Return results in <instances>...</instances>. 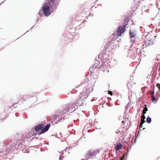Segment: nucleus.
<instances>
[{
	"label": "nucleus",
	"instance_id": "nucleus-1",
	"mask_svg": "<svg viewBox=\"0 0 160 160\" xmlns=\"http://www.w3.org/2000/svg\"><path fill=\"white\" fill-rule=\"evenodd\" d=\"M52 8V4L49 5L46 2L42 8V11L45 16L48 17L51 14L52 12H53Z\"/></svg>",
	"mask_w": 160,
	"mask_h": 160
},
{
	"label": "nucleus",
	"instance_id": "nucleus-2",
	"mask_svg": "<svg viewBox=\"0 0 160 160\" xmlns=\"http://www.w3.org/2000/svg\"><path fill=\"white\" fill-rule=\"evenodd\" d=\"M153 44V37L152 36L147 35L145 36L144 44L142 45V48H146Z\"/></svg>",
	"mask_w": 160,
	"mask_h": 160
},
{
	"label": "nucleus",
	"instance_id": "nucleus-3",
	"mask_svg": "<svg viewBox=\"0 0 160 160\" xmlns=\"http://www.w3.org/2000/svg\"><path fill=\"white\" fill-rule=\"evenodd\" d=\"M49 127L50 124H47L43 129H42L44 127L43 125L42 124H39L36 126L34 127V129L36 132H38L41 130V132L39 134H41L47 132L49 129Z\"/></svg>",
	"mask_w": 160,
	"mask_h": 160
},
{
	"label": "nucleus",
	"instance_id": "nucleus-4",
	"mask_svg": "<svg viewBox=\"0 0 160 160\" xmlns=\"http://www.w3.org/2000/svg\"><path fill=\"white\" fill-rule=\"evenodd\" d=\"M90 91L89 88H87L85 90H83L80 95V98L83 100H85L88 97Z\"/></svg>",
	"mask_w": 160,
	"mask_h": 160
},
{
	"label": "nucleus",
	"instance_id": "nucleus-5",
	"mask_svg": "<svg viewBox=\"0 0 160 160\" xmlns=\"http://www.w3.org/2000/svg\"><path fill=\"white\" fill-rule=\"evenodd\" d=\"M126 25H123L122 26L119 27L117 31L118 36H121L124 33L126 28Z\"/></svg>",
	"mask_w": 160,
	"mask_h": 160
},
{
	"label": "nucleus",
	"instance_id": "nucleus-6",
	"mask_svg": "<svg viewBox=\"0 0 160 160\" xmlns=\"http://www.w3.org/2000/svg\"><path fill=\"white\" fill-rule=\"evenodd\" d=\"M46 2L47 3L50 5L52 4V6L53 7H56L58 5L60 2L59 0H47Z\"/></svg>",
	"mask_w": 160,
	"mask_h": 160
},
{
	"label": "nucleus",
	"instance_id": "nucleus-7",
	"mask_svg": "<svg viewBox=\"0 0 160 160\" xmlns=\"http://www.w3.org/2000/svg\"><path fill=\"white\" fill-rule=\"evenodd\" d=\"M37 133L33 130H31L28 132L26 135V138H29L31 137L37 135Z\"/></svg>",
	"mask_w": 160,
	"mask_h": 160
},
{
	"label": "nucleus",
	"instance_id": "nucleus-8",
	"mask_svg": "<svg viewBox=\"0 0 160 160\" xmlns=\"http://www.w3.org/2000/svg\"><path fill=\"white\" fill-rule=\"evenodd\" d=\"M76 103H72L71 104L69 105L66 106V108L67 109V111L68 112H72V111H73L74 110H73V108H74V107L75 106V105Z\"/></svg>",
	"mask_w": 160,
	"mask_h": 160
},
{
	"label": "nucleus",
	"instance_id": "nucleus-9",
	"mask_svg": "<svg viewBox=\"0 0 160 160\" xmlns=\"http://www.w3.org/2000/svg\"><path fill=\"white\" fill-rule=\"evenodd\" d=\"M96 154V152L95 151H89L87 153V155L91 158L95 156Z\"/></svg>",
	"mask_w": 160,
	"mask_h": 160
},
{
	"label": "nucleus",
	"instance_id": "nucleus-10",
	"mask_svg": "<svg viewBox=\"0 0 160 160\" xmlns=\"http://www.w3.org/2000/svg\"><path fill=\"white\" fill-rule=\"evenodd\" d=\"M18 142V140H15L14 145L12 144V146L9 147L10 149L11 150L15 151L16 149V145L17 144Z\"/></svg>",
	"mask_w": 160,
	"mask_h": 160
},
{
	"label": "nucleus",
	"instance_id": "nucleus-11",
	"mask_svg": "<svg viewBox=\"0 0 160 160\" xmlns=\"http://www.w3.org/2000/svg\"><path fill=\"white\" fill-rule=\"evenodd\" d=\"M122 145L120 143L118 144L115 147V149L116 151H118L122 148Z\"/></svg>",
	"mask_w": 160,
	"mask_h": 160
},
{
	"label": "nucleus",
	"instance_id": "nucleus-12",
	"mask_svg": "<svg viewBox=\"0 0 160 160\" xmlns=\"http://www.w3.org/2000/svg\"><path fill=\"white\" fill-rule=\"evenodd\" d=\"M68 112L67 111V109L66 108H65L64 109L62 112H59V114L60 115H62L64 114L68 113Z\"/></svg>",
	"mask_w": 160,
	"mask_h": 160
},
{
	"label": "nucleus",
	"instance_id": "nucleus-13",
	"mask_svg": "<svg viewBox=\"0 0 160 160\" xmlns=\"http://www.w3.org/2000/svg\"><path fill=\"white\" fill-rule=\"evenodd\" d=\"M83 100L81 99L80 98L77 101V103L78 106H81L82 103H83Z\"/></svg>",
	"mask_w": 160,
	"mask_h": 160
},
{
	"label": "nucleus",
	"instance_id": "nucleus-14",
	"mask_svg": "<svg viewBox=\"0 0 160 160\" xmlns=\"http://www.w3.org/2000/svg\"><path fill=\"white\" fill-rule=\"evenodd\" d=\"M129 34L130 37L134 38L135 36V34L134 32L130 31L129 32Z\"/></svg>",
	"mask_w": 160,
	"mask_h": 160
},
{
	"label": "nucleus",
	"instance_id": "nucleus-15",
	"mask_svg": "<svg viewBox=\"0 0 160 160\" xmlns=\"http://www.w3.org/2000/svg\"><path fill=\"white\" fill-rule=\"evenodd\" d=\"M151 122V119L150 117H148L147 118V122L148 123H150Z\"/></svg>",
	"mask_w": 160,
	"mask_h": 160
},
{
	"label": "nucleus",
	"instance_id": "nucleus-16",
	"mask_svg": "<svg viewBox=\"0 0 160 160\" xmlns=\"http://www.w3.org/2000/svg\"><path fill=\"white\" fill-rule=\"evenodd\" d=\"M134 4H138V3L139 2V0H134Z\"/></svg>",
	"mask_w": 160,
	"mask_h": 160
},
{
	"label": "nucleus",
	"instance_id": "nucleus-17",
	"mask_svg": "<svg viewBox=\"0 0 160 160\" xmlns=\"http://www.w3.org/2000/svg\"><path fill=\"white\" fill-rule=\"evenodd\" d=\"M152 97V102H153L156 99L155 98L154 96H151Z\"/></svg>",
	"mask_w": 160,
	"mask_h": 160
},
{
	"label": "nucleus",
	"instance_id": "nucleus-18",
	"mask_svg": "<svg viewBox=\"0 0 160 160\" xmlns=\"http://www.w3.org/2000/svg\"><path fill=\"white\" fill-rule=\"evenodd\" d=\"M125 153H124L123 155V157H121V159L119 160H125L126 159V158H125L124 159V157L125 156Z\"/></svg>",
	"mask_w": 160,
	"mask_h": 160
},
{
	"label": "nucleus",
	"instance_id": "nucleus-19",
	"mask_svg": "<svg viewBox=\"0 0 160 160\" xmlns=\"http://www.w3.org/2000/svg\"><path fill=\"white\" fill-rule=\"evenodd\" d=\"M38 14L39 15V16H40V17H41V16H42V12H41V11H39L38 12Z\"/></svg>",
	"mask_w": 160,
	"mask_h": 160
},
{
	"label": "nucleus",
	"instance_id": "nucleus-20",
	"mask_svg": "<svg viewBox=\"0 0 160 160\" xmlns=\"http://www.w3.org/2000/svg\"><path fill=\"white\" fill-rule=\"evenodd\" d=\"M145 122V121L144 120V119H141V124H143Z\"/></svg>",
	"mask_w": 160,
	"mask_h": 160
},
{
	"label": "nucleus",
	"instance_id": "nucleus-21",
	"mask_svg": "<svg viewBox=\"0 0 160 160\" xmlns=\"http://www.w3.org/2000/svg\"><path fill=\"white\" fill-rule=\"evenodd\" d=\"M59 116L58 115H56L55 116H53V119H55L56 118H57Z\"/></svg>",
	"mask_w": 160,
	"mask_h": 160
},
{
	"label": "nucleus",
	"instance_id": "nucleus-22",
	"mask_svg": "<svg viewBox=\"0 0 160 160\" xmlns=\"http://www.w3.org/2000/svg\"><path fill=\"white\" fill-rule=\"evenodd\" d=\"M156 86L159 89H160V84L157 83L156 84Z\"/></svg>",
	"mask_w": 160,
	"mask_h": 160
},
{
	"label": "nucleus",
	"instance_id": "nucleus-23",
	"mask_svg": "<svg viewBox=\"0 0 160 160\" xmlns=\"http://www.w3.org/2000/svg\"><path fill=\"white\" fill-rule=\"evenodd\" d=\"M145 117L144 115H142L141 116V119H145Z\"/></svg>",
	"mask_w": 160,
	"mask_h": 160
},
{
	"label": "nucleus",
	"instance_id": "nucleus-24",
	"mask_svg": "<svg viewBox=\"0 0 160 160\" xmlns=\"http://www.w3.org/2000/svg\"><path fill=\"white\" fill-rule=\"evenodd\" d=\"M108 93L110 94L111 95H113L112 92V91H109Z\"/></svg>",
	"mask_w": 160,
	"mask_h": 160
},
{
	"label": "nucleus",
	"instance_id": "nucleus-25",
	"mask_svg": "<svg viewBox=\"0 0 160 160\" xmlns=\"http://www.w3.org/2000/svg\"><path fill=\"white\" fill-rule=\"evenodd\" d=\"M154 91L152 92H151V96H154Z\"/></svg>",
	"mask_w": 160,
	"mask_h": 160
},
{
	"label": "nucleus",
	"instance_id": "nucleus-26",
	"mask_svg": "<svg viewBox=\"0 0 160 160\" xmlns=\"http://www.w3.org/2000/svg\"><path fill=\"white\" fill-rule=\"evenodd\" d=\"M143 110H144L146 112L148 110V109L147 107H146L144 108Z\"/></svg>",
	"mask_w": 160,
	"mask_h": 160
},
{
	"label": "nucleus",
	"instance_id": "nucleus-27",
	"mask_svg": "<svg viewBox=\"0 0 160 160\" xmlns=\"http://www.w3.org/2000/svg\"><path fill=\"white\" fill-rule=\"evenodd\" d=\"M146 113V112L144 110H143V111H142V113L144 114H145Z\"/></svg>",
	"mask_w": 160,
	"mask_h": 160
},
{
	"label": "nucleus",
	"instance_id": "nucleus-28",
	"mask_svg": "<svg viewBox=\"0 0 160 160\" xmlns=\"http://www.w3.org/2000/svg\"><path fill=\"white\" fill-rule=\"evenodd\" d=\"M142 124H141V123H140V128H142Z\"/></svg>",
	"mask_w": 160,
	"mask_h": 160
},
{
	"label": "nucleus",
	"instance_id": "nucleus-29",
	"mask_svg": "<svg viewBox=\"0 0 160 160\" xmlns=\"http://www.w3.org/2000/svg\"><path fill=\"white\" fill-rule=\"evenodd\" d=\"M59 159H60V160H62V158L61 157H60L59 158Z\"/></svg>",
	"mask_w": 160,
	"mask_h": 160
},
{
	"label": "nucleus",
	"instance_id": "nucleus-30",
	"mask_svg": "<svg viewBox=\"0 0 160 160\" xmlns=\"http://www.w3.org/2000/svg\"><path fill=\"white\" fill-rule=\"evenodd\" d=\"M93 68H95V64L93 66Z\"/></svg>",
	"mask_w": 160,
	"mask_h": 160
},
{
	"label": "nucleus",
	"instance_id": "nucleus-31",
	"mask_svg": "<svg viewBox=\"0 0 160 160\" xmlns=\"http://www.w3.org/2000/svg\"><path fill=\"white\" fill-rule=\"evenodd\" d=\"M122 123H124V121H122Z\"/></svg>",
	"mask_w": 160,
	"mask_h": 160
},
{
	"label": "nucleus",
	"instance_id": "nucleus-32",
	"mask_svg": "<svg viewBox=\"0 0 160 160\" xmlns=\"http://www.w3.org/2000/svg\"><path fill=\"white\" fill-rule=\"evenodd\" d=\"M61 120H62V119H61L60 120H59V122H60V121H61Z\"/></svg>",
	"mask_w": 160,
	"mask_h": 160
},
{
	"label": "nucleus",
	"instance_id": "nucleus-33",
	"mask_svg": "<svg viewBox=\"0 0 160 160\" xmlns=\"http://www.w3.org/2000/svg\"><path fill=\"white\" fill-rule=\"evenodd\" d=\"M117 131H118L119 132V130H117Z\"/></svg>",
	"mask_w": 160,
	"mask_h": 160
},
{
	"label": "nucleus",
	"instance_id": "nucleus-34",
	"mask_svg": "<svg viewBox=\"0 0 160 160\" xmlns=\"http://www.w3.org/2000/svg\"><path fill=\"white\" fill-rule=\"evenodd\" d=\"M118 131H117V132H116V133H118Z\"/></svg>",
	"mask_w": 160,
	"mask_h": 160
},
{
	"label": "nucleus",
	"instance_id": "nucleus-35",
	"mask_svg": "<svg viewBox=\"0 0 160 160\" xmlns=\"http://www.w3.org/2000/svg\"><path fill=\"white\" fill-rule=\"evenodd\" d=\"M118 131H117V132H116V133H118Z\"/></svg>",
	"mask_w": 160,
	"mask_h": 160
}]
</instances>
